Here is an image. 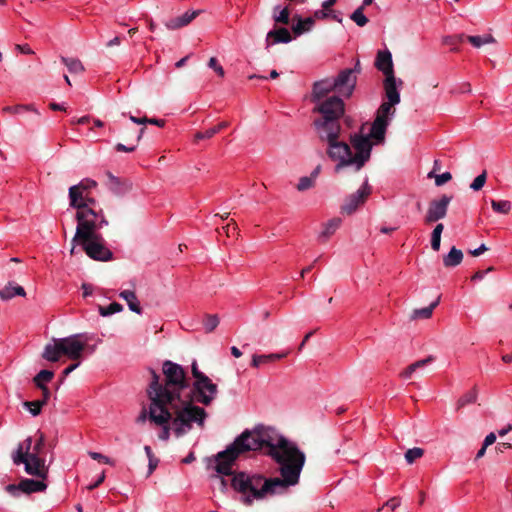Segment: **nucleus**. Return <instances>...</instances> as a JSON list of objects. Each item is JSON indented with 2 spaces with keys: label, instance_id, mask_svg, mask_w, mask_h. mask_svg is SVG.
I'll return each mask as SVG.
<instances>
[{
  "label": "nucleus",
  "instance_id": "1",
  "mask_svg": "<svg viewBox=\"0 0 512 512\" xmlns=\"http://www.w3.org/2000/svg\"><path fill=\"white\" fill-rule=\"evenodd\" d=\"M213 479L225 492L230 477L231 488L240 501L251 506L254 500L282 494L299 483L306 456L296 444L283 436H272L263 427L243 431L216 457Z\"/></svg>",
  "mask_w": 512,
  "mask_h": 512
},
{
  "label": "nucleus",
  "instance_id": "2",
  "mask_svg": "<svg viewBox=\"0 0 512 512\" xmlns=\"http://www.w3.org/2000/svg\"><path fill=\"white\" fill-rule=\"evenodd\" d=\"M151 374V382L147 389V395L151 401L149 407V420L158 426H162V431L159 434L161 440H168L170 437L169 422L172 419V414L168 408V403L174 401L175 395L171 394L167 389L160 386L159 376L156 371L149 369Z\"/></svg>",
  "mask_w": 512,
  "mask_h": 512
},
{
  "label": "nucleus",
  "instance_id": "3",
  "mask_svg": "<svg viewBox=\"0 0 512 512\" xmlns=\"http://www.w3.org/2000/svg\"><path fill=\"white\" fill-rule=\"evenodd\" d=\"M344 102L338 96H331L317 104L314 112L322 117L314 121V126L321 141L330 142L339 139L341 132L340 118L344 115Z\"/></svg>",
  "mask_w": 512,
  "mask_h": 512
},
{
  "label": "nucleus",
  "instance_id": "4",
  "mask_svg": "<svg viewBox=\"0 0 512 512\" xmlns=\"http://www.w3.org/2000/svg\"><path fill=\"white\" fill-rule=\"evenodd\" d=\"M191 398L189 400H175L168 403V408L172 414L173 431L177 437L185 435L192 429L193 423L199 427L204 426L207 412L204 408L195 405Z\"/></svg>",
  "mask_w": 512,
  "mask_h": 512
},
{
  "label": "nucleus",
  "instance_id": "5",
  "mask_svg": "<svg viewBox=\"0 0 512 512\" xmlns=\"http://www.w3.org/2000/svg\"><path fill=\"white\" fill-rule=\"evenodd\" d=\"M77 228L74 237L71 240L72 247L70 254L73 255L76 249V242L88 241L91 238L100 235L98 225H96V211L92 208L80 209L76 212Z\"/></svg>",
  "mask_w": 512,
  "mask_h": 512
},
{
  "label": "nucleus",
  "instance_id": "6",
  "mask_svg": "<svg viewBox=\"0 0 512 512\" xmlns=\"http://www.w3.org/2000/svg\"><path fill=\"white\" fill-rule=\"evenodd\" d=\"M162 371L165 377V383L159 381L160 386L175 395L174 401L180 400L181 391L189 387V382L183 367L170 360H166L163 362ZM157 375L160 377L159 374Z\"/></svg>",
  "mask_w": 512,
  "mask_h": 512
},
{
  "label": "nucleus",
  "instance_id": "7",
  "mask_svg": "<svg viewBox=\"0 0 512 512\" xmlns=\"http://www.w3.org/2000/svg\"><path fill=\"white\" fill-rule=\"evenodd\" d=\"M373 141L362 133L350 135L351 158L348 163H352L354 171H359L370 159Z\"/></svg>",
  "mask_w": 512,
  "mask_h": 512
},
{
  "label": "nucleus",
  "instance_id": "8",
  "mask_svg": "<svg viewBox=\"0 0 512 512\" xmlns=\"http://www.w3.org/2000/svg\"><path fill=\"white\" fill-rule=\"evenodd\" d=\"M218 386L208 377L194 381L190 391V398L197 403L209 406L217 397Z\"/></svg>",
  "mask_w": 512,
  "mask_h": 512
},
{
  "label": "nucleus",
  "instance_id": "9",
  "mask_svg": "<svg viewBox=\"0 0 512 512\" xmlns=\"http://www.w3.org/2000/svg\"><path fill=\"white\" fill-rule=\"evenodd\" d=\"M88 257L95 261L106 262L113 259L112 251L107 247L106 240L102 234L91 238L88 241L76 242Z\"/></svg>",
  "mask_w": 512,
  "mask_h": 512
},
{
  "label": "nucleus",
  "instance_id": "10",
  "mask_svg": "<svg viewBox=\"0 0 512 512\" xmlns=\"http://www.w3.org/2000/svg\"><path fill=\"white\" fill-rule=\"evenodd\" d=\"M328 147L326 153L328 157L333 161H339L335 166V172L340 173L345 167H352V163H348L351 158V147L345 141H334L327 142Z\"/></svg>",
  "mask_w": 512,
  "mask_h": 512
},
{
  "label": "nucleus",
  "instance_id": "11",
  "mask_svg": "<svg viewBox=\"0 0 512 512\" xmlns=\"http://www.w3.org/2000/svg\"><path fill=\"white\" fill-rule=\"evenodd\" d=\"M371 192L372 188L366 180L357 192L349 195L344 200V203L341 206V212L347 215L353 214L361 205L366 202Z\"/></svg>",
  "mask_w": 512,
  "mask_h": 512
},
{
  "label": "nucleus",
  "instance_id": "12",
  "mask_svg": "<svg viewBox=\"0 0 512 512\" xmlns=\"http://www.w3.org/2000/svg\"><path fill=\"white\" fill-rule=\"evenodd\" d=\"M452 200L448 195H442L440 198L430 202L426 211L424 221L428 224L443 219L447 214V209Z\"/></svg>",
  "mask_w": 512,
  "mask_h": 512
},
{
  "label": "nucleus",
  "instance_id": "13",
  "mask_svg": "<svg viewBox=\"0 0 512 512\" xmlns=\"http://www.w3.org/2000/svg\"><path fill=\"white\" fill-rule=\"evenodd\" d=\"M59 344H61L62 355L67 356L73 361H80L82 353L86 348V344L80 342L77 339V335H73L66 338H60Z\"/></svg>",
  "mask_w": 512,
  "mask_h": 512
},
{
  "label": "nucleus",
  "instance_id": "14",
  "mask_svg": "<svg viewBox=\"0 0 512 512\" xmlns=\"http://www.w3.org/2000/svg\"><path fill=\"white\" fill-rule=\"evenodd\" d=\"M333 80L334 87H337V92L346 97H350L352 95L357 81V78L354 75V70L344 69L340 71L338 76Z\"/></svg>",
  "mask_w": 512,
  "mask_h": 512
},
{
  "label": "nucleus",
  "instance_id": "15",
  "mask_svg": "<svg viewBox=\"0 0 512 512\" xmlns=\"http://www.w3.org/2000/svg\"><path fill=\"white\" fill-rule=\"evenodd\" d=\"M21 464L25 465V472L29 475L42 480H45L48 476V467L45 465V459L41 455L31 454Z\"/></svg>",
  "mask_w": 512,
  "mask_h": 512
},
{
  "label": "nucleus",
  "instance_id": "16",
  "mask_svg": "<svg viewBox=\"0 0 512 512\" xmlns=\"http://www.w3.org/2000/svg\"><path fill=\"white\" fill-rule=\"evenodd\" d=\"M375 67L383 72L385 77L394 76L392 54L389 50H380L377 52Z\"/></svg>",
  "mask_w": 512,
  "mask_h": 512
},
{
  "label": "nucleus",
  "instance_id": "17",
  "mask_svg": "<svg viewBox=\"0 0 512 512\" xmlns=\"http://www.w3.org/2000/svg\"><path fill=\"white\" fill-rule=\"evenodd\" d=\"M86 191L85 183L80 182L77 185H73L69 188V200L70 206L77 209L89 208L87 203L84 201L83 193Z\"/></svg>",
  "mask_w": 512,
  "mask_h": 512
},
{
  "label": "nucleus",
  "instance_id": "18",
  "mask_svg": "<svg viewBox=\"0 0 512 512\" xmlns=\"http://www.w3.org/2000/svg\"><path fill=\"white\" fill-rule=\"evenodd\" d=\"M337 91V87H334L333 79H323L317 81L313 85L312 101L321 103L320 100L325 98L330 92Z\"/></svg>",
  "mask_w": 512,
  "mask_h": 512
},
{
  "label": "nucleus",
  "instance_id": "19",
  "mask_svg": "<svg viewBox=\"0 0 512 512\" xmlns=\"http://www.w3.org/2000/svg\"><path fill=\"white\" fill-rule=\"evenodd\" d=\"M201 10L187 11L183 15L179 17H175L170 19L165 23V26L169 30H176L182 27L189 25L198 15H200Z\"/></svg>",
  "mask_w": 512,
  "mask_h": 512
},
{
  "label": "nucleus",
  "instance_id": "20",
  "mask_svg": "<svg viewBox=\"0 0 512 512\" xmlns=\"http://www.w3.org/2000/svg\"><path fill=\"white\" fill-rule=\"evenodd\" d=\"M388 126L387 120H382L381 118H375L373 121L370 132L367 136L373 140L374 144L382 143L385 140L386 129Z\"/></svg>",
  "mask_w": 512,
  "mask_h": 512
},
{
  "label": "nucleus",
  "instance_id": "21",
  "mask_svg": "<svg viewBox=\"0 0 512 512\" xmlns=\"http://www.w3.org/2000/svg\"><path fill=\"white\" fill-rule=\"evenodd\" d=\"M32 438L27 437L23 442L19 443L15 452L12 453V460L15 465H20L26 461L27 456H30L32 451Z\"/></svg>",
  "mask_w": 512,
  "mask_h": 512
},
{
  "label": "nucleus",
  "instance_id": "22",
  "mask_svg": "<svg viewBox=\"0 0 512 512\" xmlns=\"http://www.w3.org/2000/svg\"><path fill=\"white\" fill-rule=\"evenodd\" d=\"M291 40V34L286 28L271 30L268 32L266 37L267 46L276 43H289Z\"/></svg>",
  "mask_w": 512,
  "mask_h": 512
},
{
  "label": "nucleus",
  "instance_id": "23",
  "mask_svg": "<svg viewBox=\"0 0 512 512\" xmlns=\"http://www.w3.org/2000/svg\"><path fill=\"white\" fill-rule=\"evenodd\" d=\"M108 177V185L110 190L116 195H123L126 192L130 191L132 188V184L128 181H122L121 179L115 177L110 172H107Z\"/></svg>",
  "mask_w": 512,
  "mask_h": 512
},
{
  "label": "nucleus",
  "instance_id": "24",
  "mask_svg": "<svg viewBox=\"0 0 512 512\" xmlns=\"http://www.w3.org/2000/svg\"><path fill=\"white\" fill-rule=\"evenodd\" d=\"M46 488L47 485L40 480L25 478L20 481V491L26 494L42 492L46 490Z\"/></svg>",
  "mask_w": 512,
  "mask_h": 512
},
{
  "label": "nucleus",
  "instance_id": "25",
  "mask_svg": "<svg viewBox=\"0 0 512 512\" xmlns=\"http://www.w3.org/2000/svg\"><path fill=\"white\" fill-rule=\"evenodd\" d=\"M384 89L387 101L398 104L400 102V95L396 87L395 76L385 77Z\"/></svg>",
  "mask_w": 512,
  "mask_h": 512
},
{
  "label": "nucleus",
  "instance_id": "26",
  "mask_svg": "<svg viewBox=\"0 0 512 512\" xmlns=\"http://www.w3.org/2000/svg\"><path fill=\"white\" fill-rule=\"evenodd\" d=\"M26 292L20 285H15L14 282H8L2 289H0V298L2 300H10L15 296L24 297Z\"/></svg>",
  "mask_w": 512,
  "mask_h": 512
},
{
  "label": "nucleus",
  "instance_id": "27",
  "mask_svg": "<svg viewBox=\"0 0 512 512\" xmlns=\"http://www.w3.org/2000/svg\"><path fill=\"white\" fill-rule=\"evenodd\" d=\"M53 344H47L44 348L42 357L50 362H57L61 355V344H59V339H54Z\"/></svg>",
  "mask_w": 512,
  "mask_h": 512
},
{
  "label": "nucleus",
  "instance_id": "28",
  "mask_svg": "<svg viewBox=\"0 0 512 512\" xmlns=\"http://www.w3.org/2000/svg\"><path fill=\"white\" fill-rule=\"evenodd\" d=\"M463 260V253L460 249L452 247L447 255L443 257V265L447 268L458 266Z\"/></svg>",
  "mask_w": 512,
  "mask_h": 512
},
{
  "label": "nucleus",
  "instance_id": "29",
  "mask_svg": "<svg viewBox=\"0 0 512 512\" xmlns=\"http://www.w3.org/2000/svg\"><path fill=\"white\" fill-rule=\"evenodd\" d=\"M119 296L127 302L131 311L141 314L142 309L134 291L124 290L120 292Z\"/></svg>",
  "mask_w": 512,
  "mask_h": 512
},
{
  "label": "nucleus",
  "instance_id": "30",
  "mask_svg": "<svg viewBox=\"0 0 512 512\" xmlns=\"http://www.w3.org/2000/svg\"><path fill=\"white\" fill-rule=\"evenodd\" d=\"M297 23L293 25L292 31L296 36H300L305 32H308L314 26V18L302 19L300 16H296Z\"/></svg>",
  "mask_w": 512,
  "mask_h": 512
},
{
  "label": "nucleus",
  "instance_id": "31",
  "mask_svg": "<svg viewBox=\"0 0 512 512\" xmlns=\"http://www.w3.org/2000/svg\"><path fill=\"white\" fill-rule=\"evenodd\" d=\"M286 353H272L268 355H254L252 358L251 365L258 368L261 364H265L271 361H276L284 358Z\"/></svg>",
  "mask_w": 512,
  "mask_h": 512
},
{
  "label": "nucleus",
  "instance_id": "32",
  "mask_svg": "<svg viewBox=\"0 0 512 512\" xmlns=\"http://www.w3.org/2000/svg\"><path fill=\"white\" fill-rule=\"evenodd\" d=\"M61 61L68 68L70 73L78 74L84 71V66L79 59L61 57Z\"/></svg>",
  "mask_w": 512,
  "mask_h": 512
},
{
  "label": "nucleus",
  "instance_id": "33",
  "mask_svg": "<svg viewBox=\"0 0 512 512\" xmlns=\"http://www.w3.org/2000/svg\"><path fill=\"white\" fill-rule=\"evenodd\" d=\"M394 105H396V103L390 101L383 102L377 110L376 118L388 121L389 116L395 113Z\"/></svg>",
  "mask_w": 512,
  "mask_h": 512
},
{
  "label": "nucleus",
  "instance_id": "34",
  "mask_svg": "<svg viewBox=\"0 0 512 512\" xmlns=\"http://www.w3.org/2000/svg\"><path fill=\"white\" fill-rule=\"evenodd\" d=\"M440 299V294H436L434 300L430 303L428 307L418 309V319H429L432 316L433 310L440 303Z\"/></svg>",
  "mask_w": 512,
  "mask_h": 512
},
{
  "label": "nucleus",
  "instance_id": "35",
  "mask_svg": "<svg viewBox=\"0 0 512 512\" xmlns=\"http://www.w3.org/2000/svg\"><path fill=\"white\" fill-rule=\"evenodd\" d=\"M341 223L342 220L340 218H333L329 220L326 223L323 232L320 234V238H329L340 227Z\"/></svg>",
  "mask_w": 512,
  "mask_h": 512
},
{
  "label": "nucleus",
  "instance_id": "36",
  "mask_svg": "<svg viewBox=\"0 0 512 512\" xmlns=\"http://www.w3.org/2000/svg\"><path fill=\"white\" fill-rule=\"evenodd\" d=\"M123 310V306L118 302H113L108 306L98 305V312L101 316L107 317L114 313L121 312Z\"/></svg>",
  "mask_w": 512,
  "mask_h": 512
},
{
  "label": "nucleus",
  "instance_id": "37",
  "mask_svg": "<svg viewBox=\"0 0 512 512\" xmlns=\"http://www.w3.org/2000/svg\"><path fill=\"white\" fill-rule=\"evenodd\" d=\"M444 229V226L442 223H438L431 235V247L434 251H438L440 249L441 244V234Z\"/></svg>",
  "mask_w": 512,
  "mask_h": 512
},
{
  "label": "nucleus",
  "instance_id": "38",
  "mask_svg": "<svg viewBox=\"0 0 512 512\" xmlns=\"http://www.w3.org/2000/svg\"><path fill=\"white\" fill-rule=\"evenodd\" d=\"M467 40L476 48L494 42V38L490 34L483 36H467Z\"/></svg>",
  "mask_w": 512,
  "mask_h": 512
},
{
  "label": "nucleus",
  "instance_id": "39",
  "mask_svg": "<svg viewBox=\"0 0 512 512\" xmlns=\"http://www.w3.org/2000/svg\"><path fill=\"white\" fill-rule=\"evenodd\" d=\"M491 206L494 212L500 214H508L511 210V202L508 200H491Z\"/></svg>",
  "mask_w": 512,
  "mask_h": 512
},
{
  "label": "nucleus",
  "instance_id": "40",
  "mask_svg": "<svg viewBox=\"0 0 512 512\" xmlns=\"http://www.w3.org/2000/svg\"><path fill=\"white\" fill-rule=\"evenodd\" d=\"M54 377L53 371L50 370H41L34 378L33 382L38 387V385H45L46 382H50Z\"/></svg>",
  "mask_w": 512,
  "mask_h": 512
},
{
  "label": "nucleus",
  "instance_id": "41",
  "mask_svg": "<svg viewBox=\"0 0 512 512\" xmlns=\"http://www.w3.org/2000/svg\"><path fill=\"white\" fill-rule=\"evenodd\" d=\"M363 11V6H360L350 15L351 20L360 27H363L368 23V18L364 15Z\"/></svg>",
  "mask_w": 512,
  "mask_h": 512
},
{
  "label": "nucleus",
  "instance_id": "42",
  "mask_svg": "<svg viewBox=\"0 0 512 512\" xmlns=\"http://www.w3.org/2000/svg\"><path fill=\"white\" fill-rule=\"evenodd\" d=\"M23 111H33L36 114H39L37 109L33 105H16V106H6L3 108V112L19 114Z\"/></svg>",
  "mask_w": 512,
  "mask_h": 512
},
{
  "label": "nucleus",
  "instance_id": "43",
  "mask_svg": "<svg viewBox=\"0 0 512 512\" xmlns=\"http://www.w3.org/2000/svg\"><path fill=\"white\" fill-rule=\"evenodd\" d=\"M477 399V393L475 390H471L464 394L457 402V409H460L468 404H472Z\"/></svg>",
  "mask_w": 512,
  "mask_h": 512
},
{
  "label": "nucleus",
  "instance_id": "44",
  "mask_svg": "<svg viewBox=\"0 0 512 512\" xmlns=\"http://www.w3.org/2000/svg\"><path fill=\"white\" fill-rule=\"evenodd\" d=\"M23 405L33 416H37L41 413V409L45 405V401H26L23 403Z\"/></svg>",
  "mask_w": 512,
  "mask_h": 512
},
{
  "label": "nucleus",
  "instance_id": "45",
  "mask_svg": "<svg viewBox=\"0 0 512 512\" xmlns=\"http://www.w3.org/2000/svg\"><path fill=\"white\" fill-rule=\"evenodd\" d=\"M219 324V318L217 315L207 314L203 321V325L207 333L212 332Z\"/></svg>",
  "mask_w": 512,
  "mask_h": 512
},
{
  "label": "nucleus",
  "instance_id": "46",
  "mask_svg": "<svg viewBox=\"0 0 512 512\" xmlns=\"http://www.w3.org/2000/svg\"><path fill=\"white\" fill-rule=\"evenodd\" d=\"M315 181L313 180V177L310 176H304L299 179V182L296 186L297 190L300 192L306 191L312 187H314Z\"/></svg>",
  "mask_w": 512,
  "mask_h": 512
},
{
  "label": "nucleus",
  "instance_id": "47",
  "mask_svg": "<svg viewBox=\"0 0 512 512\" xmlns=\"http://www.w3.org/2000/svg\"><path fill=\"white\" fill-rule=\"evenodd\" d=\"M486 182V172H482L478 175L470 185V188L474 191H479L485 185Z\"/></svg>",
  "mask_w": 512,
  "mask_h": 512
},
{
  "label": "nucleus",
  "instance_id": "48",
  "mask_svg": "<svg viewBox=\"0 0 512 512\" xmlns=\"http://www.w3.org/2000/svg\"><path fill=\"white\" fill-rule=\"evenodd\" d=\"M217 130L215 129V127H212L210 129H207L206 131L204 132H197L195 135H194V142L197 143L199 140H202V139H210L212 138L215 134H217Z\"/></svg>",
  "mask_w": 512,
  "mask_h": 512
},
{
  "label": "nucleus",
  "instance_id": "49",
  "mask_svg": "<svg viewBox=\"0 0 512 512\" xmlns=\"http://www.w3.org/2000/svg\"><path fill=\"white\" fill-rule=\"evenodd\" d=\"M275 22L281 23L284 25L289 24L290 21V11L288 7L282 9L278 16L274 17Z\"/></svg>",
  "mask_w": 512,
  "mask_h": 512
},
{
  "label": "nucleus",
  "instance_id": "50",
  "mask_svg": "<svg viewBox=\"0 0 512 512\" xmlns=\"http://www.w3.org/2000/svg\"><path fill=\"white\" fill-rule=\"evenodd\" d=\"M208 66L213 69L220 77H224L225 72L223 67L218 63L215 57H211L208 61Z\"/></svg>",
  "mask_w": 512,
  "mask_h": 512
},
{
  "label": "nucleus",
  "instance_id": "51",
  "mask_svg": "<svg viewBox=\"0 0 512 512\" xmlns=\"http://www.w3.org/2000/svg\"><path fill=\"white\" fill-rule=\"evenodd\" d=\"M44 444H45V437L42 433H39V438L36 441L35 445L33 446L31 454L41 455L42 450L44 448Z\"/></svg>",
  "mask_w": 512,
  "mask_h": 512
},
{
  "label": "nucleus",
  "instance_id": "52",
  "mask_svg": "<svg viewBox=\"0 0 512 512\" xmlns=\"http://www.w3.org/2000/svg\"><path fill=\"white\" fill-rule=\"evenodd\" d=\"M88 455L93 459V460H96V461H99V462H102L104 464H108V465H112L113 464V461L108 458L107 456L101 454V453H98V452H92L90 451L88 453Z\"/></svg>",
  "mask_w": 512,
  "mask_h": 512
},
{
  "label": "nucleus",
  "instance_id": "53",
  "mask_svg": "<svg viewBox=\"0 0 512 512\" xmlns=\"http://www.w3.org/2000/svg\"><path fill=\"white\" fill-rule=\"evenodd\" d=\"M452 178V175L450 172H444L440 175L435 176V185L436 186H442L448 181H450Z\"/></svg>",
  "mask_w": 512,
  "mask_h": 512
},
{
  "label": "nucleus",
  "instance_id": "54",
  "mask_svg": "<svg viewBox=\"0 0 512 512\" xmlns=\"http://www.w3.org/2000/svg\"><path fill=\"white\" fill-rule=\"evenodd\" d=\"M191 373L194 377V381L200 380V378L207 376L205 373L201 372L198 368L197 362L194 360L191 365Z\"/></svg>",
  "mask_w": 512,
  "mask_h": 512
},
{
  "label": "nucleus",
  "instance_id": "55",
  "mask_svg": "<svg viewBox=\"0 0 512 512\" xmlns=\"http://www.w3.org/2000/svg\"><path fill=\"white\" fill-rule=\"evenodd\" d=\"M416 371V362L410 364L401 374L400 376L403 379L411 378L412 374Z\"/></svg>",
  "mask_w": 512,
  "mask_h": 512
},
{
  "label": "nucleus",
  "instance_id": "56",
  "mask_svg": "<svg viewBox=\"0 0 512 512\" xmlns=\"http://www.w3.org/2000/svg\"><path fill=\"white\" fill-rule=\"evenodd\" d=\"M399 505H400V499H399V498L394 497V498L389 499V500H388V501L383 505V507L381 508V510H382V509H384L385 507H388V508H390V509L393 511V510H394V509H396ZM378 511H380V509H378Z\"/></svg>",
  "mask_w": 512,
  "mask_h": 512
},
{
  "label": "nucleus",
  "instance_id": "57",
  "mask_svg": "<svg viewBox=\"0 0 512 512\" xmlns=\"http://www.w3.org/2000/svg\"><path fill=\"white\" fill-rule=\"evenodd\" d=\"M96 225H98V231L102 229L104 226L108 225V221L106 220L102 212H96Z\"/></svg>",
  "mask_w": 512,
  "mask_h": 512
},
{
  "label": "nucleus",
  "instance_id": "58",
  "mask_svg": "<svg viewBox=\"0 0 512 512\" xmlns=\"http://www.w3.org/2000/svg\"><path fill=\"white\" fill-rule=\"evenodd\" d=\"M463 39H464V35L449 36L444 39V42L447 45H456L458 42H461Z\"/></svg>",
  "mask_w": 512,
  "mask_h": 512
},
{
  "label": "nucleus",
  "instance_id": "59",
  "mask_svg": "<svg viewBox=\"0 0 512 512\" xmlns=\"http://www.w3.org/2000/svg\"><path fill=\"white\" fill-rule=\"evenodd\" d=\"M496 441V435L495 433L491 432L489 433L485 439H484V442H483V446H484V449H487L488 446L494 444Z\"/></svg>",
  "mask_w": 512,
  "mask_h": 512
},
{
  "label": "nucleus",
  "instance_id": "60",
  "mask_svg": "<svg viewBox=\"0 0 512 512\" xmlns=\"http://www.w3.org/2000/svg\"><path fill=\"white\" fill-rule=\"evenodd\" d=\"M80 365V361H75L67 368H65L62 372V378L67 377L70 373H72L78 366Z\"/></svg>",
  "mask_w": 512,
  "mask_h": 512
},
{
  "label": "nucleus",
  "instance_id": "61",
  "mask_svg": "<svg viewBox=\"0 0 512 512\" xmlns=\"http://www.w3.org/2000/svg\"><path fill=\"white\" fill-rule=\"evenodd\" d=\"M330 16L329 11H326L324 8L321 10H317L314 12V15L311 18H314V21L316 19H325Z\"/></svg>",
  "mask_w": 512,
  "mask_h": 512
},
{
  "label": "nucleus",
  "instance_id": "62",
  "mask_svg": "<svg viewBox=\"0 0 512 512\" xmlns=\"http://www.w3.org/2000/svg\"><path fill=\"white\" fill-rule=\"evenodd\" d=\"M405 458L409 464H412L416 460V447L408 449Z\"/></svg>",
  "mask_w": 512,
  "mask_h": 512
},
{
  "label": "nucleus",
  "instance_id": "63",
  "mask_svg": "<svg viewBox=\"0 0 512 512\" xmlns=\"http://www.w3.org/2000/svg\"><path fill=\"white\" fill-rule=\"evenodd\" d=\"M38 388L41 389L43 398L40 401H45V404L48 402L50 398V390L46 385H38Z\"/></svg>",
  "mask_w": 512,
  "mask_h": 512
},
{
  "label": "nucleus",
  "instance_id": "64",
  "mask_svg": "<svg viewBox=\"0 0 512 512\" xmlns=\"http://www.w3.org/2000/svg\"><path fill=\"white\" fill-rule=\"evenodd\" d=\"M105 480V473L103 472L99 478L97 480H95L94 483L90 484L87 489L88 490H94L95 488H97L98 486H100Z\"/></svg>",
  "mask_w": 512,
  "mask_h": 512
}]
</instances>
